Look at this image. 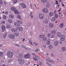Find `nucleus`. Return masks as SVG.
Here are the masks:
<instances>
[{"instance_id":"1","label":"nucleus","mask_w":66,"mask_h":66,"mask_svg":"<svg viewBox=\"0 0 66 66\" xmlns=\"http://www.w3.org/2000/svg\"><path fill=\"white\" fill-rule=\"evenodd\" d=\"M18 62L20 63V64H21V65H22V64H23L24 63V61L23 59H19L18 60Z\"/></svg>"},{"instance_id":"2","label":"nucleus","mask_w":66,"mask_h":66,"mask_svg":"<svg viewBox=\"0 0 66 66\" xmlns=\"http://www.w3.org/2000/svg\"><path fill=\"white\" fill-rule=\"evenodd\" d=\"M7 55L9 57H12L13 56V53L11 52H8L7 53Z\"/></svg>"},{"instance_id":"3","label":"nucleus","mask_w":66,"mask_h":66,"mask_svg":"<svg viewBox=\"0 0 66 66\" xmlns=\"http://www.w3.org/2000/svg\"><path fill=\"white\" fill-rule=\"evenodd\" d=\"M31 56V55L29 54H25L24 56V57L25 59H28Z\"/></svg>"},{"instance_id":"4","label":"nucleus","mask_w":66,"mask_h":66,"mask_svg":"<svg viewBox=\"0 0 66 66\" xmlns=\"http://www.w3.org/2000/svg\"><path fill=\"white\" fill-rule=\"evenodd\" d=\"M60 40L62 42L64 41V40H65V36L64 35H61Z\"/></svg>"},{"instance_id":"5","label":"nucleus","mask_w":66,"mask_h":66,"mask_svg":"<svg viewBox=\"0 0 66 66\" xmlns=\"http://www.w3.org/2000/svg\"><path fill=\"white\" fill-rule=\"evenodd\" d=\"M42 11L44 13H46L48 12V10L47 9L44 8L43 9Z\"/></svg>"},{"instance_id":"6","label":"nucleus","mask_w":66,"mask_h":66,"mask_svg":"<svg viewBox=\"0 0 66 66\" xmlns=\"http://www.w3.org/2000/svg\"><path fill=\"white\" fill-rule=\"evenodd\" d=\"M39 17L40 19H44V15L42 13L39 14Z\"/></svg>"},{"instance_id":"7","label":"nucleus","mask_w":66,"mask_h":66,"mask_svg":"<svg viewBox=\"0 0 66 66\" xmlns=\"http://www.w3.org/2000/svg\"><path fill=\"white\" fill-rule=\"evenodd\" d=\"M9 37L10 39H14L15 38V36L13 35L10 34L9 35Z\"/></svg>"},{"instance_id":"8","label":"nucleus","mask_w":66,"mask_h":66,"mask_svg":"<svg viewBox=\"0 0 66 66\" xmlns=\"http://www.w3.org/2000/svg\"><path fill=\"white\" fill-rule=\"evenodd\" d=\"M21 6L23 8H25L26 9V4H24V3H21Z\"/></svg>"},{"instance_id":"9","label":"nucleus","mask_w":66,"mask_h":66,"mask_svg":"<svg viewBox=\"0 0 66 66\" xmlns=\"http://www.w3.org/2000/svg\"><path fill=\"white\" fill-rule=\"evenodd\" d=\"M2 32H4L5 30V26L4 25H2Z\"/></svg>"},{"instance_id":"10","label":"nucleus","mask_w":66,"mask_h":66,"mask_svg":"<svg viewBox=\"0 0 66 66\" xmlns=\"http://www.w3.org/2000/svg\"><path fill=\"white\" fill-rule=\"evenodd\" d=\"M59 44V41H55L54 43V44L55 46H57Z\"/></svg>"},{"instance_id":"11","label":"nucleus","mask_w":66,"mask_h":66,"mask_svg":"<svg viewBox=\"0 0 66 66\" xmlns=\"http://www.w3.org/2000/svg\"><path fill=\"white\" fill-rule=\"evenodd\" d=\"M14 12L16 14H19V12L17 10V9H15L14 10Z\"/></svg>"},{"instance_id":"12","label":"nucleus","mask_w":66,"mask_h":66,"mask_svg":"<svg viewBox=\"0 0 66 66\" xmlns=\"http://www.w3.org/2000/svg\"><path fill=\"white\" fill-rule=\"evenodd\" d=\"M14 25L16 27H19L20 26V24H19L16 22H15L14 23Z\"/></svg>"},{"instance_id":"13","label":"nucleus","mask_w":66,"mask_h":66,"mask_svg":"<svg viewBox=\"0 0 66 66\" xmlns=\"http://www.w3.org/2000/svg\"><path fill=\"white\" fill-rule=\"evenodd\" d=\"M53 15H54V14L52 12H51L49 14V16H50V17H51V16H53Z\"/></svg>"},{"instance_id":"14","label":"nucleus","mask_w":66,"mask_h":66,"mask_svg":"<svg viewBox=\"0 0 66 66\" xmlns=\"http://www.w3.org/2000/svg\"><path fill=\"white\" fill-rule=\"evenodd\" d=\"M61 32H58L57 33V36L58 37H61Z\"/></svg>"},{"instance_id":"15","label":"nucleus","mask_w":66,"mask_h":66,"mask_svg":"<svg viewBox=\"0 0 66 66\" xmlns=\"http://www.w3.org/2000/svg\"><path fill=\"white\" fill-rule=\"evenodd\" d=\"M46 44H48V45H50V41L48 39L47 40Z\"/></svg>"},{"instance_id":"16","label":"nucleus","mask_w":66,"mask_h":66,"mask_svg":"<svg viewBox=\"0 0 66 66\" xmlns=\"http://www.w3.org/2000/svg\"><path fill=\"white\" fill-rule=\"evenodd\" d=\"M41 1L42 3H46L47 2V0H41Z\"/></svg>"},{"instance_id":"17","label":"nucleus","mask_w":66,"mask_h":66,"mask_svg":"<svg viewBox=\"0 0 66 66\" xmlns=\"http://www.w3.org/2000/svg\"><path fill=\"white\" fill-rule=\"evenodd\" d=\"M52 48H53V46H52V45H49V48L50 49H52Z\"/></svg>"},{"instance_id":"18","label":"nucleus","mask_w":66,"mask_h":66,"mask_svg":"<svg viewBox=\"0 0 66 66\" xmlns=\"http://www.w3.org/2000/svg\"><path fill=\"white\" fill-rule=\"evenodd\" d=\"M49 25L50 28H52L53 27V24L52 23H50Z\"/></svg>"},{"instance_id":"19","label":"nucleus","mask_w":66,"mask_h":66,"mask_svg":"<svg viewBox=\"0 0 66 66\" xmlns=\"http://www.w3.org/2000/svg\"><path fill=\"white\" fill-rule=\"evenodd\" d=\"M12 31V32H17V29H12L11 30Z\"/></svg>"},{"instance_id":"20","label":"nucleus","mask_w":66,"mask_h":66,"mask_svg":"<svg viewBox=\"0 0 66 66\" xmlns=\"http://www.w3.org/2000/svg\"><path fill=\"white\" fill-rule=\"evenodd\" d=\"M56 20V18L55 17H53L52 19V21H54Z\"/></svg>"},{"instance_id":"21","label":"nucleus","mask_w":66,"mask_h":66,"mask_svg":"<svg viewBox=\"0 0 66 66\" xmlns=\"http://www.w3.org/2000/svg\"><path fill=\"white\" fill-rule=\"evenodd\" d=\"M10 27L11 26H10V24H7L6 26V28H7L9 29V28H10Z\"/></svg>"},{"instance_id":"22","label":"nucleus","mask_w":66,"mask_h":66,"mask_svg":"<svg viewBox=\"0 0 66 66\" xmlns=\"http://www.w3.org/2000/svg\"><path fill=\"white\" fill-rule=\"evenodd\" d=\"M9 17H10V18H14V16L12 14H10L9 15Z\"/></svg>"},{"instance_id":"23","label":"nucleus","mask_w":66,"mask_h":66,"mask_svg":"<svg viewBox=\"0 0 66 66\" xmlns=\"http://www.w3.org/2000/svg\"><path fill=\"white\" fill-rule=\"evenodd\" d=\"M8 21L10 23H12V22H13V21L12 19H9L8 20Z\"/></svg>"},{"instance_id":"24","label":"nucleus","mask_w":66,"mask_h":66,"mask_svg":"<svg viewBox=\"0 0 66 66\" xmlns=\"http://www.w3.org/2000/svg\"><path fill=\"white\" fill-rule=\"evenodd\" d=\"M61 50L62 51H64L66 50V48L65 47H63L62 48Z\"/></svg>"},{"instance_id":"25","label":"nucleus","mask_w":66,"mask_h":66,"mask_svg":"<svg viewBox=\"0 0 66 66\" xmlns=\"http://www.w3.org/2000/svg\"><path fill=\"white\" fill-rule=\"evenodd\" d=\"M18 2V0H14L13 1V3L14 4H16Z\"/></svg>"},{"instance_id":"26","label":"nucleus","mask_w":66,"mask_h":66,"mask_svg":"<svg viewBox=\"0 0 66 66\" xmlns=\"http://www.w3.org/2000/svg\"><path fill=\"white\" fill-rule=\"evenodd\" d=\"M39 36L40 38H43V37H44L45 36V35H40Z\"/></svg>"},{"instance_id":"27","label":"nucleus","mask_w":66,"mask_h":66,"mask_svg":"<svg viewBox=\"0 0 66 66\" xmlns=\"http://www.w3.org/2000/svg\"><path fill=\"white\" fill-rule=\"evenodd\" d=\"M47 40V38L46 37L43 38L42 39V40H43V41H46Z\"/></svg>"},{"instance_id":"28","label":"nucleus","mask_w":66,"mask_h":66,"mask_svg":"<svg viewBox=\"0 0 66 66\" xmlns=\"http://www.w3.org/2000/svg\"><path fill=\"white\" fill-rule=\"evenodd\" d=\"M3 55V52H0V56H2Z\"/></svg>"},{"instance_id":"29","label":"nucleus","mask_w":66,"mask_h":66,"mask_svg":"<svg viewBox=\"0 0 66 66\" xmlns=\"http://www.w3.org/2000/svg\"><path fill=\"white\" fill-rule=\"evenodd\" d=\"M17 18H19V19H21V16H20V15H18L17 16Z\"/></svg>"},{"instance_id":"30","label":"nucleus","mask_w":66,"mask_h":66,"mask_svg":"<svg viewBox=\"0 0 66 66\" xmlns=\"http://www.w3.org/2000/svg\"><path fill=\"white\" fill-rule=\"evenodd\" d=\"M11 9L12 10V11H14V10H16V8H15L14 7H11Z\"/></svg>"},{"instance_id":"31","label":"nucleus","mask_w":66,"mask_h":66,"mask_svg":"<svg viewBox=\"0 0 66 66\" xmlns=\"http://www.w3.org/2000/svg\"><path fill=\"white\" fill-rule=\"evenodd\" d=\"M3 18L4 19H5L6 18V16L5 15H3Z\"/></svg>"},{"instance_id":"32","label":"nucleus","mask_w":66,"mask_h":66,"mask_svg":"<svg viewBox=\"0 0 66 66\" xmlns=\"http://www.w3.org/2000/svg\"><path fill=\"white\" fill-rule=\"evenodd\" d=\"M46 7L47 8H49V7H50V5H49V4H47V5L46 6Z\"/></svg>"},{"instance_id":"33","label":"nucleus","mask_w":66,"mask_h":66,"mask_svg":"<svg viewBox=\"0 0 66 66\" xmlns=\"http://www.w3.org/2000/svg\"><path fill=\"white\" fill-rule=\"evenodd\" d=\"M33 14H32V13L31 12L30 14V16L31 17V18H32L33 17V16L32 15Z\"/></svg>"},{"instance_id":"34","label":"nucleus","mask_w":66,"mask_h":66,"mask_svg":"<svg viewBox=\"0 0 66 66\" xmlns=\"http://www.w3.org/2000/svg\"><path fill=\"white\" fill-rule=\"evenodd\" d=\"M6 35H7V33H5V34H4V35L3 36V37L4 38H5V37H6Z\"/></svg>"},{"instance_id":"35","label":"nucleus","mask_w":66,"mask_h":66,"mask_svg":"<svg viewBox=\"0 0 66 66\" xmlns=\"http://www.w3.org/2000/svg\"><path fill=\"white\" fill-rule=\"evenodd\" d=\"M18 23H20V24H22V22L21 21L19 20H18Z\"/></svg>"},{"instance_id":"36","label":"nucleus","mask_w":66,"mask_h":66,"mask_svg":"<svg viewBox=\"0 0 66 66\" xmlns=\"http://www.w3.org/2000/svg\"><path fill=\"white\" fill-rule=\"evenodd\" d=\"M63 26L64 24H60V27L61 28H63Z\"/></svg>"},{"instance_id":"37","label":"nucleus","mask_w":66,"mask_h":66,"mask_svg":"<svg viewBox=\"0 0 66 66\" xmlns=\"http://www.w3.org/2000/svg\"><path fill=\"white\" fill-rule=\"evenodd\" d=\"M19 57H22V54H20L19 55Z\"/></svg>"},{"instance_id":"38","label":"nucleus","mask_w":66,"mask_h":66,"mask_svg":"<svg viewBox=\"0 0 66 66\" xmlns=\"http://www.w3.org/2000/svg\"><path fill=\"white\" fill-rule=\"evenodd\" d=\"M33 60L35 61H37V58H36L35 57H33Z\"/></svg>"},{"instance_id":"39","label":"nucleus","mask_w":66,"mask_h":66,"mask_svg":"<svg viewBox=\"0 0 66 66\" xmlns=\"http://www.w3.org/2000/svg\"><path fill=\"white\" fill-rule=\"evenodd\" d=\"M29 43L32 46L33 45V44L32 43V42H31V40L29 41Z\"/></svg>"},{"instance_id":"40","label":"nucleus","mask_w":66,"mask_h":66,"mask_svg":"<svg viewBox=\"0 0 66 66\" xmlns=\"http://www.w3.org/2000/svg\"><path fill=\"white\" fill-rule=\"evenodd\" d=\"M56 32V31L55 30H54L52 31L51 32V33L52 34H54V33H55V32Z\"/></svg>"},{"instance_id":"41","label":"nucleus","mask_w":66,"mask_h":66,"mask_svg":"<svg viewBox=\"0 0 66 66\" xmlns=\"http://www.w3.org/2000/svg\"><path fill=\"white\" fill-rule=\"evenodd\" d=\"M50 62H51L52 64H55V63L54 61H53V60H51V61Z\"/></svg>"},{"instance_id":"42","label":"nucleus","mask_w":66,"mask_h":66,"mask_svg":"<svg viewBox=\"0 0 66 66\" xmlns=\"http://www.w3.org/2000/svg\"><path fill=\"white\" fill-rule=\"evenodd\" d=\"M19 30L21 31H22L23 30V28L22 27H20Z\"/></svg>"},{"instance_id":"43","label":"nucleus","mask_w":66,"mask_h":66,"mask_svg":"<svg viewBox=\"0 0 66 66\" xmlns=\"http://www.w3.org/2000/svg\"><path fill=\"white\" fill-rule=\"evenodd\" d=\"M45 24H47L48 23V21L47 20L45 21Z\"/></svg>"},{"instance_id":"44","label":"nucleus","mask_w":66,"mask_h":66,"mask_svg":"<svg viewBox=\"0 0 66 66\" xmlns=\"http://www.w3.org/2000/svg\"><path fill=\"white\" fill-rule=\"evenodd\" d=\"M55 16L56 18H58V17H59L58 15L57 14H55Z\"/></svg>"},{"instance_id":"45","label":"nucleus","mask_w":66,"mask_h":66,"mask_svg":"<svg viewBox=\"0 0 66 66\" xmlns=\"http://www.w3.org/2000/svg\"><path fill=\"white\" fill-rule=\"evenodd\" d=\"M46 61H48L49 62H51V60L49 59H46Z\"/></svg>"},{"instance_id":"46","label":"nucleus","mask_w":66,"mask_h":66,"mask_svg":"<svg viewBox=\"0 0 66 66\" xmlns=\"http://www.w3.org/2000/svg\"><path fill=\"white\" fill-rule=\"evenodd\" d=\"M3 3V2L1 0H0V4H2Z\"/></svg>"},{"instance_id":"47","label":"nucleus","mask_w":66,"mask_h":66,"mask_svg":"<svg viewBox=\"0 0 66 66\" xmlns=\"http://www.w3.org/2000/svg\"><path fill=\"white\" fill-rule=\"evenodd\" d=\"M51 36V34H48L47 35V36L48 37H49Z\"/></svg>"},{"instance_id":"48","label":"nucleus","mask_w":66,"mask_h":66,"mask_svg":"<svg viewBox=\"0 0 66 66\" xmlns=\"http://www.w3.org/2000/svg\"><path fill=\"white\" fill-rule=\"evenodd\" d=\"M15 36H19V34H17V33H16L15 34Z\"/></svg>"},{"instance_id":"49","label":"nucleus","mask_w":66,"mask_h":66,"mask_svg":"<svg viewBox=\"0 0 66 66\" xmlns=\"http://www.w3.org/2000/svg\"><path fill=\"white\" fill-rule=\"evenodd\" d=\"M39 50V48H37L35 50V51H36V52H38V51Z\"/></svg>"},{"instance_id":"50","label":"nucleus","mask_w":66,"mask_h":66,"mask_svg":"<svg viewBox=\"0 0 66 66\" xmlns=\"http://www.w3.org/2000/svg\"><path fill=\"white\" fill-rule=\"evenodd\" d=\"M35 56H36V58H37V59H38V58H39V57L38 56H37V55H35Z\"/></svg>"},{"instance_id":"51","label":"nucleus","mask_w":66,"mask_h":66,"mask_svg":"<svg viewBox=\"0 0 66 66\" xmlns=\"http://www.w3.org/2000/svg\"><path fill=\"white\" fill-rule=\"evenodd\" d=\"M4 13H5V14L6 15L7 14H8V12L7 11H6V12H5Z\"/></svg>"},{"instance_id":"52","label":"nucleus","mask_w":66,"mask_h":66,"mask_svg":"<svg viewBox=\"0 0 66 66\" xmlns=\"http://www.w3.org/2000/svg\"><path fill=\"white\" fill-rule=\"evenodd\" d=\"M21 47L22 48H24V49L25 48V46L23 45H22L21 46Z\"/></svg>"},{"instance_id":"53","label":"nucleus","mask_w":66,"mask_h":66,"mask_svg":"<svg viewBox=\"0 0 66 66\" xmlns=\"http://www.w3.org/2000/svg\"><path fill=\"white\" fill-rule=\"evenodd\" d=\"M15 46H16V47H19V45L15 44Z\"/></svg>"},{"instance_id":"54","label":"nucleus","mask_w":66,"mask_h":66,"mask_svg":"<svg viewBox=\"0 0 66 66\" xmlns=\"http://www.w3.org/2000/svg\"><path fill=\"white\" fill-rule=\"evenodd\" d=\"M34 44L36 46H37L38 45V43H35Z\"/></svg>"},{"instance_id":"55","label":"nucleus","mask_w":66,"mask_h":66,"mask_svg":"<svg viewBox=\"0 0 66 66\" xmlns=\"http://www.w3.org/2000/svg\"><path fill=\"white\" fill-rule=\"evenodd\" d=\"M27 25L28 27H30V23H28L27 24Z\"/></svg>"},{"instance_id":"56","label":"nucleus","mask_w":66,"mask_h":66,"mask_svg":"<svg viewBox=\"0 0 66 66\" xmlns=\"http://www.w3.org/2000/svg\"><path fill=\"white\" fill-rule=\"evenodd\" d=\"M39 65H42L43 64L42 63V62H40L39 63Z\"/></svg>"},{"instance_id":"57","label":"nucleus","mask_w":66,"mask_h":66,"mask_svg":"<svg viewBox=\"0 0 66 66\" xmlns=\"http://www.w3.org/2000/svg\"><path fill=\"white\" fill-rule=\"evenodd\" d=\"M11 61H12V60L11 59H9L8 60V62H11Z\"/></svg>"},{"instance_id":"58","label":"nucleus","mask_w":66,"mask_h":66,"mask_svg":"<svg viewBox=\"0 0 66 66\" xmlns=\"http://www.w3.org/2000/svg\"><path fill=\"white\" fill-rule=\"evenodd\" d=\"M63 43V42H62V41H61L60 42V44H62Z\"/></svg>"},{"instance_id":"59","label":"nucleus","mask_w":66,"mask_h":66,"mask_svg":"<svg viewBox=\"0 0 66 66\" xmlns=\"http://www.w3.org/2000/svg\"><path fill=\"white\" fill-rule=\"evenodd\" d=\"M54 13L55 14H56V11H54Z\"/></svg>"},{"instance_id":"60","label":"nucleus","mask_w":66,"mask_h":66,"mask_svg":"<svg viewBox=\"0 0 66 66\" xmlns=\"http://www.w3.org/2000/svg\"><path fill=\"white\" fill-rule=\"evenodd\" d=\"M27 64H30V62L29 61H28Z\"/></svg>"},{"instance_id":"61","label":"nucleus","mask_w":66,"mask_h":66,"mask_svg":"<svg viewBox=\"0 0 66 66\" xmlns=\"http://www.w3.org/2000/svg\"><path fill=\"white\" fill-rule=\"evenodd\" d=\"M2 23H3L4 24V23H5V21H3L2 22Z\"/></svg>"},{"instance_id":"62","label":"nucleus","mask_w":66,"mask_h":66,"mask_svg":"<svg viewBox=\"0 0 66 66\" xmlns=\"http://www.w3.org/2000/svg\"><path fill=\"white\" fill-rule=\"evenodd\" d=\"M24 49H25V50H28V48H27L25 47V48H24Z\"/></svg>"},{"instance_id":"63","label":"nucleus","mask_w":66,"mask_h":66,"mask_svg":"<svg viewBox=\"0 0 66 66\" xmlns=\"http://www.w3.org/2000/svg\"><path fill=\"white\" fill-rule=\"evenodd\" d=\"M51 55L52 57H53V56H54V55H53V54L52 53Z\"/></svg>"},{"instance_id":"64","label":"nucleus","mask_w":66,"mask_h":66,"mask_svg":"<svg viewBox=\"0 0 66 66\" xmlns=\"http://www.w3.org/2000/svg\"><path fill=\"white\" fill-rule=\"evenodd\" d=\"M16 29H17L18 30H19V28L18 27H16Z\"/></svg>"}]
</instances>
